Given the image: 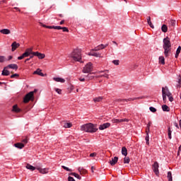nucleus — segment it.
<instances>
[{
  "mask_svg": "<svg viewBox=\"0 0 181 181\" xmlns=\"http://www.w3.org/2000/svg\"><path fill=\"white\" fill-rule=\"evenodd\" d=\"M5 69H12L13 70H18V65L16 64H8Z\"/></svg>",
  "mask_w": 181,
  "mask_h": 181,
  "instance_id": "15",
  "label": "nucleus"
},
{
  "mask_svg": "<svg viewBox=\"0 0 181 181\" xmlns=\"http://www.w3.org/2000/svg\"><path fill=\"white\" fill-rule=\"evenodd\" d=\"M167 177L168 179V181H173V177H172V172L168 171Z\"/></svg>",
  "mask_w": 181,
  "mask_h": 181,
  "instance_id": "33",
  "label": "nucleus"
},
{
  "mask_svg": "<svg viewBox=\"0 0 181 181\" xmlns=\"http://www.w3.org/2000/svg\"><path fill=\"white\" fill-rule=\"evenodd\" d=\"M19 46H21V44L16 42H13L11 44V52H15V50L16 49H18V47H19Z\"/></svg>",
  "mask_w": 181,
  "mask_h": 181,
  "instance_id": "13",
  "label": "nucleus"
},
{
  "mask_svg": "<svg viewBox=\"0 0 181 181\" xmlns=\"http://www.w3.org/2000/svg\"><path fill=\"white\" fill-rule=\"evenodd\" d=\"M144 96L137 97V98H130L128 99H124V103H128V101H135V100H142Z\"/></svg>",
  "mask_w": 181,
  "mask_h": 181,
  "instance_id": "16",
  "label": "nucleus"
},
{
  "mask_svg": "<svg viewBox=\"0 0 181 181\" xmlns=\"http://www.w3.org/2000/svg\"><path fill=\"white\" fill-rule=\"evenodd\" d=\"M161 30H162V32H163L164 33H166V32H168V25L163 24V25L161 26Z\"/></svg>",
  "mask_w": 181,
  "mask_h": 181,
  "instance_id": "34",
  "label": "nucleus"
},
{
  "mask_svg": "<svg viewBox=\"0 0 181 181\" xmlns=\"http://www.w3.org/2000/svg\"><path fill=\"white\" fill-rule=\"evenodd\" d=\"M115 66H119V60L115 59L112 62Z\"/></svg>",
  "mask_w": 181,
  "mask_h": 181,
  "instance_id": "40",
  "label": "nucleus"
},
{
  "mask_svg": "<svg viewBox=\"0 0 181 181\" xmlns=\"http://www.w3.org/2000/svg\"><path fill=\"white\" fill-rule=\"evenodd\" d=\"M148 25L150 26V28H151L152 29H153L155 27L153 26V24H152V21H150L148 23Z\"/></svg>",
  "mask_w": 181,
  "mask_h": 181,
  "instance_id": "52",
  "label": "nucleus"
},
{
  "mask_svg": "<svg viewBox=\"0 0 181 181\" xmlns=\"http://www.w3.org/2000/svg\"><path fill=\"white\" fill-rule=\"evenodd\" d=\"M159 62L162 64H165V57L160 56L158 58Z\"/></svg>",
  "mask_w": 181,
  "mask_h": 181,
  "instance_id": "35",
  "label": "nucleus"
},
{
  "mask_svg": "<svg viewBox=\"0 0 181 181\" xmlns=\"http://www.w3.org/2000/svg\"><path fill=\"white\" fill-rule=\"evenodd\" d=\"M12 59H13V57H12V55H10V56L8 57V59L6 60L8 62L9 60H12Z\"/></svg>",
  "mask_w": 181,
  "mask_h": 181,
  "instance_id": "60",
  "label": "nucleus"
},
{
  "mask_svg": "<svg viewBox=\"0 0 181 181\" xmlns=\"http://www.w3.org/2000/svg\"><path fill=\"white\" fill-rule=\"evenodd\" d=\"M146 145H149V133H146Z\"/></svg>",
  "mask_w": 181,
  "mask_h": 181,
  "instance_id": "36",
  "label": "nucleus"
},
{
  "mask_svg": "<svg viewBox=\"0 0 181 181\" xmlns=\"http://www.w3.org/2000/svg\"><path fill=\"white\" fill-rule=\"evenodd\" d=\"M100 74L101 73H104V74H101L99 76V77H105V78H110V74H108V73H110L109 70H104V71H99Z\"/></svg>",
  "mask_w": 181,
  "mask_h": 181,
  "instance_id": "9",
  "label": "nucleus"
},
{
  "mask_svg": "<svg viewBox=\"0 0 181 181\" xmlns=\"http://www.w3.org/2000/svg\"><path fill=\"white\" fill-rule=\"evenodd\" d=\"M151 125H152V122H148V123L147 124L146 133L149 134V132H151Z\"/></svg>",
  "mask_w": 181,
  "mask_h": 181,
  "instance_id": "32",
  "label": "nucleus"
},
{
  "mask_svg": "<svg viewBox=\"0 0 181 181\" xmlns=\"http://www.w3.org/2000/svg\"><path fill=\"white\" fill-rule=\"evenodd\" d=\"M96 156H97V153H92L90 154V158H94V157H95Z\"/></svg>",
  "mask_w": 181,
  "mask_h": 181,
  "instance_id": "56",
  "label": "nucleus"
},
{
  "mask_svg": "<svg viewBox=\"0 0 181 181\" xmlns=\"http://www.w3.org/2000/svg\"><path fill=\"white\" fill-rule=\"evenodd\" d=\"M88 56H93L94 57H102L101 53L97 52V51L94 50V49H91V51L88 53Z\"/></svg>",
  "mask_w": 181,
  "mask_h": 181,
  "instance_id": "8",
  "label": "nucleus"
},
{
  "mask_svg": "<svg viewBox=\"0 0 181 181\" xmlns=\"http://www.w3.org/2000/svg\"><path fill=\"white\" fill-rule=\"evenodd\" d=\"M149 22H151V17L150 16L147 17V23H148Z\"/></svg>",
  "mask_w": 181,
  "mask_h": 181,
  "instance_id": "63",
  "label": "nucleus"
},
{
  "mask_svg": "<svg viewBox=\"0 0 181 181\" xmlns=\"http://www.w3.org/2000/svg\"><path fill=\"white\" fill-rule=\"evenodd\" d=\"M25 52L30 54V55L33 54V48H28L25 49Z\"/></svg>",
  "mask_w": 181,
  "mask_h": 181,
  "instance_id": "38",
  "label": "nucleus"
},
{
  "mask_svg": "<svg viewBox=\"0 0 181 181\" xmlns=\"http://www.w3.org/2000/svg\"><path fill=\"white\" fill-rule=\"evenodd\" d=\"M163 91L165 95H167V97L172 95V93H170V91H169V88H168V86H165V88L164 87L162 88V94H163Z\"/></svg>",
  "mask_w": 181,
  "mask_h": 181,
  "instance_id": "12",
  "label": "nucleus"
},
{
  "mask_svg": "<svg viewBox=\"0 0 181 181\" xmlns=\"http://www.w3.org/2000/svg\"><path fill=\"white\" fill-rule=\"evenodd\" d=\"M173 132V130L170 128V126L168 127V138L170 139H172V132Z\"/></svg>",
  "mask_w": 181,
  "mask_h": 181,
  "instance_id": "25",
  "label": "nucleus"
},
{
  "mask_svg": "<svg viewBox=\"0 0 181 181\" xmlns=\"http://www.w3.org/2000/svg\"><path fill=\"white\" fill-rule=\"evenodd\" d=\"M33 74H37V76H40L41 77H45V74L42 72L40 69H37L36 71L33 72Z\"/></svg>",
  "mask_w": 181,
  "mask_h": 181,
  "instance_id": "17",
  "label": "nucleus"
},
{
  "mask_svg": "<svg viewBox=\"0 0 181 181\" xmlns=\"http://www.w3.org/2000/svg\"><path fill=\"white\" fill-rule=\"evenodd\" d=\"M1 33H2V35H10L11 30H9L8 28L1 29Z\"/></svg>",
  "mask_w": 181,
  "mask_h": 181,
  "instance_id": "21",
  "label": "nucleus"
},
{
  "mask_svg": "<svg viewBox=\"0 0 181 181\" xmlns=\"http://www.w3.org/2000/svg\"><path fill=\"white\" fill-rule=\"evenodd\" d=\"M4 62H7V59H5V57H1V63H4Z\"/></svg>",
  "mask_w": 181,
  "mask_h": 181,
  "instance_id": "47",
  "label": "nucleus"
},
{
  "mask_svg": "<svg viewBox=\"0 0 181 181\" xmlns=\"http://www.w3.org/2000/svg\"><path fill=\"white\" fill-rule=\"evenodd\" d=\"M64 20H62L59 23V25H64Z\"/></svg>",
  "mask_w": 181,
  "mask_h": 181,
  "instance_id": "64",
  "label": "nucleus"
},
{
  "mask_svg": "<svg viewBox=\"0 0 181 181\" xmlns=\"http://www.w3.org/2000/svg\"><path fill=\"white\" fill-rule=\"evenodd\" d=\"M163 49H164V56L165 58L169 57L172 54V43L169 37H166L163 40Z\"/></svg>",
  "mask_w": 181,
  "mask_h": 181,
  "instance_id": "1",
  "label": "nucleus"
},
{
  "mask_svg": "<svg viewBox=\"0 0 181 181\" xmlns=\"http://www.w3.org/2000/svg\"><path fill=\"white\" fill-rule=\"evenodd\" d=\"M71 57L74 60V62L83 63L81 61V51L80 49H74L71 54Z\"/></svg>",
  "mask_w": 181,
  "mask_h": 181,
  "instance_id": "3",
  "label": "nucleus"
},
{
  "mask_svg": "<svg viewBox=\"0 0 181 181\" xmlns=\"http://www.w3.org/2000/svg\"><path fill=\"white\" fill-rule=\"evenodd\" d=\"M174 125L176 127V128L179 129V124L177 122H175Z\"/></svg>",
  "mask_w": 181,
  "mask_h": 181,
  "instance_id": "62",
  "label": "nucleus"
},
{
  "mask_svg": "<svg viewBox=\"0 0 181 181\" xmlns=\"http://www.w3.org/2000/svg\"><path fill=\"white\" fill-rule=\"evenodd\" d=\"M12 111H13L14 112H21V109L18 107V105H14L13 106Z\"/></svg>",
  "mask_w": 181,
  "mask_h": 181,
  "instance_id": "29",
  "label": "nucleus"
},
{
  "mask_svg": "<svg viewBox=\"0 0 181 181\" xmlns=\"http://www.w3.org/2000/svg\"><path fill=\"white\" fill-rule=\"evenodd\" d=\"M153 170L157 176L159 175V163L158 162H155L153 164Z\"/></svg>",
  "mask_w": 181,
  "mask_h": 181,
  "instance_id": "6",
  "label": "nucleus"
},
{
  "mask_svg": "<svg viewBox=\"0 0 181 181\" xmlns=\"http://www.w3.org/2000/svg\"><path fill=\"white\" fill-rule=\"evenodd\" d=\"M112 122L113 124H119L121 122H129L128 119H112Z\"/></svg>",
  "mask_w": 181,
  "mask_h": 181,
  "instance_id": "7",
  "label": "nucleus"
},
{
  "mask_svg": "<svg viewBox=\"0 0 181 181\" xmlns=\"http://www.w3.org/2000/svg\"><path fill=\"white\" fill-rule=\"evenodd\" d=\"M78 80H79V81H81V82H83V81H84L85 80H87V79H86L85 78H78Z\"/></svg>",
  "mask_w": 181,
  "mask_h": 181,
  "instance_id": "61",
  "label": "nucleus"
},
{
  "mask_svg": "<svg viewBox=\"0 0 181 181\" xmlns=\"http://www.w3.org/2000/svg\"><path fill=\"white\" fill-rule=\"evenodd\" d=\"M15 77H19V74H14L11 76V78H15Z\"/></svg>",
  "mask_w": 181,
  "mask_h": 181,
  "instance_id": "50",
  "label": "nucleus"
},
{
  "mask_svg": "<svg viewBox=\"0 0 181 181\" xmlns=\"http://www.w3.org/2000/svg\"><path fill=\"white\" fill-rule=\"evenodd\" d=\"M54 29H56L57 30H62V26L60 25L54 26Z\"/></svg>",
  "mask_w": 181,
  "mask_h": 181,
  "instance_id": "49",
  "label": "nucleus"
},
{
  "mask_svg": "<svg viewBox=\"0 0 181 181\" xmlns=\"http://www.w3.org/2000/svg\"><path fill=\"white\" fill-rule=\"evenodd\" d=\"M181 86V78L178 79V84L177 85V87H180Z\"/></svg>",
  "mask_w": 181,
  "mask_h": 181,
  "instance_id": "57",
  "label": "nucleus"
},
{
  "mask_svg": "<svg viewBox=\"0 0 181 181\" xmlns=\"http://www.w3.org/2000/svg\"><path fill=\"white\" fill-rule=\"evenodd\" d=\"M163 100L165 104H166V93H165V90H163Z\"/></svg>",
  "mask_w": 181,
  "mask_h": 181,
  "instance_id": "37",
  "label": "nucleus"
},
{
  "mask_svg": "<svg viewBox=\"0 0 181 181\" xmlns=\"http://www.w3.org/2000/svg\"><path fill=\"white\" fill-rule=\"evenodd\" d=\"M14 146L18 149H23V148H25V144L23 143H17L14 144Z\"/></svg>",
  "mask_w": 181,
  "mask_h": 181,
  "instance_id": "20",
  "label": "nucleus"
},
{
  "mask_svg": "<svg viewBox=\"0 0 181 181\" xmlns=\"http://www.w3.org/2000/svg\"><path fill=\"white\" fill-rule=\"evenodd\" d=\"M81 131L94 134V132H97V131H98V128H97V124H95L88 123L81 126Z\"/></svg>",
  "mask_w": 181,
  "mask_h": 181,
  "instance_id": "2",
  "label": "nucleus"
},
{
  "mask_svg": "<svg viewBox=\"0 0 181 181\" xmlns=\"http://www.w3.org/2000/svg\"><path fill=\"white\" fill-rule=\"evenodd\" d=\"M118 162V157L115 156L110 161L111 166H114Z\"/></svg>",
  "mask_w": 181,
  "mask_h": 181,
  "instance_id": "19",
  "label": "nucleus"
},
{
  "mask_svg": "<svg viewBox=\"0 0 181 181\" xmlns=\"http://www.w3.org/2000/svg\"><path fill=\"white\" fill-rule=\"evenodd\" d=\"M71 123H64V128H71Z\"/></svg>",
  "mask_w": 181,
  "mask_h": 181,
  "instance_id": "41",
  "label": "nucleus"
},
{
  "mask_svg": "<svg viewBox=\"0 0 181 181\" xmlns=\"http://www.w3.org/2000/svg\"><path fill=\"white\" fill-rule=\"evenodd\" d=\"M122 155L124 156H127V155H128V150H127L126 147L122 148Z\"/></svg>",
  "mask_w": 181,
  "mask_h": 181,
  "instance_id": "28",
  "label": "nucleus"
},
{
  "mask_svg": "<svg viewBox=\"0 0 181 181\" xmlns=\"http://www.w3.org/2000/svg\"><path fill=\"white\" fill-rule=\"evenodd\" d=\"M63 32H69V28H67V27H62L61 28Z\"/></svg>",
  "mask_w": 181,
  "mask_h": 181,
  "instance_id": "48",
  "label": "nucleus"
},
{
  "mask_svg": "<svg viewBox=\"0 0 181 181\" xmlns=\"http://www.w3.org/2000/svg\"><path fill=\"white\" fill-rule=\"evenodd\" d=\"M47 29H54V25H47Z\"/></svg>",
  "mask_w": 181,
  "mask_h": 181,
  "instance_id": "59",
  "label": "nucleus"
},
{
  "mask_svg": "<svg viewBox=\"0 0 181 181\" xmlns=\"http://www.w3.org/2000/svg\"><path fill=\"white\" fill-rule=\"evenodd\" d=\"M110 127H111L110 123H108V122L104 123L99 126V129H100V131H104V129H107V128H110Z\"/></svg>",
  "mask_w": 181,
  "mask_h": 181,
  "instance_id": "10",
  "label": "nucleus"
},
{
  "mask_svg": "<svg viewBox=\"0 0 181 181\" xmlns=\"http://www.w3.org/2000/svg\"><path fill=\"white\" fill-rule=\"evenodd\" d=\"M39 54H40V52H33V56H35L36 57H39Z\"/></svg>",
  "mask_w": 181,
  "mask_h": 181,
  "instance_id": "51",
  "label": "nucleus"
},
{
  "mask_svg": "<svg viewBox=\"0 0 181 181\" xmlns=\"http://www.w3.org/2000/svg\"><path fill=\"white\" fill-rule=\"evenodd\" d=\"M168 100L169 101H170V103H172L173 101V96H168Z\"/></svg>",
  "mask_w": 181,
  "mask_h": 181,
  "instance_id": "58",
  "label": "nucleus"
},
{
  "mask_svg": "<svg viewBox=\"0 0 181 181\" xmlns=\"http://www.w3.org/2000/svg\"><path fill=\"white\" fill-rule=\"evenodd\" d=\"M54 91H56V93H57V94H62V90L61 89L55 88Z\"/></svg>",
  "mask_w": 181,
  "mask_h": 181,
  "instance_id": "45",
  "label": "nucleus"
},
{
  "mask_svg": "<svg viewBox=\"0 0 181 181\" xmlns=\"http://www.w3.org/2000/svg\"><path fill=\"white\" fill-rule=\"evenodd\" d=\"M86 81H89V80H93L94 79V76L92 74H88L87 76H86Z\"/></svg>",
  "mask_w": 181,
  "mask_h": 181,
  "instance_id": "30",
  "label": "nucleus"
},
{
  "mask_svg": "<svg viewBox=\"0 0 181 181\" xmlns=\"http://www.w3.org/2000/svg\"><path fill=\"white\" fill-rule=\"evenodd\" d=\"M9 74H11V72L4 68L1 72V76H9Z\"/></svg>",
  "mask_w": 181,
  "mask_h": 181,
  "instance_id": "27",
  "label": "nucleus"
},
{
  "mask_svg": "<svg viewBox=\"0 0 181 181\" xmlns=\"http://www.w3.org/2000/svg\"><path fill=\"white\" fill-rule=\"evenodd\" d=\"M107 46H108V44H105V45L101 44L99 45L98 46L95 47L93 50H95V52H98V50H103V49H105V47H107Z\"/></svg>",
  "mask_w": 181,
  "mask_h": 181,
  "instance_id": "11",
  "label": "nucleus"
},
{
  "mask_svg": "<svg viewBox=\"0 0 181 181\" xmlns=\"http://www.w3.org/2000/svg\"><path fill=\"white\" fill-rule=\"evenodd\" d=\"M30 54L25 51L21 56L18 57V60H22L23 59H25V57H29Z\"/></svg>",
  "mask_w": 181,
  "mask_h": 181,
  "instance_id": "18",
  "label": "nucleus"
},
{
  "mask_svg": "<svg viewBox=\"0 0 181 181\" xmlns=\"http://www.w3.org/2000/svg\"><path fill=\"white\" fill-rule=\"evenodd\" d=\"M28 137H26L22 140V142L23 144H28Z\"/></svg>",
  "mask_w": 181,
  "mask_h": 181,
  "instance_id": "54",
  "label": "nucleus"
},
{
  "mask_svg": "<svg viewBox=\"0 0 181 181\" xmlns=\"http://www.w3.org/2000/svg\"><path fill=\"white\" fill-rule=\"evenodd\" d=\"M36 91H37V90L35 89L34 91H30V93H27L23 98V103L26 104L30 102V100H33V95Z\"/></svg>",
  "mask_w": 181,
  "mask_h": 181,
  "instance_id": "4",
  "label": "nucleus"
},
{
  "mask_svg": "<svg viewBox=\"0 0 181 181\" xmlns=\"http://www.w3.org/2000/svg\"><path fill=\"white\" fill-rule=\"evenodd\" d=\"M116 101L118 103H125V99H117Z\"/></svg>",
  "mask_w": 181,
  "mask_h": 181,
  "instance_id": "55",
  "label": "nucleus"
},
{
  "mask_svg": "<svg viewBox=\"0 0 181 181\" xmlns=\"http://www.w3.org/2000/svg\"><path fill=\"white\" fill-rule=\"evenodd\" d=\"M69 175H71V176H74V177H76V179H78L79 180H81V176L76 173H71Z\"/></svg>",
  "mask_w": 181,
  "mask_h": 181,
  "instance_id": "31",
  "label": "nucleus"
},
{
  "mask_svg": "<svg viewBox=\"0 0 181 181\" xmlns=\"http://www.w3.org/2000/svg\"><path fill=\"white\" fill-rule=\"evenodd\" d=\"M26 169H28L29 170H36V169H37L36 167L28 163L25 166Z\"/></svg>",
  "mask_w": 181,
  "mask_h": 181,
  "instance_id": "23",
  "label": "nucleus"
},
{
  "mask_svg": "<svg viewBox=\"0 0 181 181\" xmlns=\"http://www.w3.org/2000/svg\"><path fill=\"white\" fill-rule=\"evenodd\" d=\"M103 98H104L103 96H98V97L94 98L93 101L94 103H101Z\"/></svg>",
  "mask_w": 181,
  "mask_h": 181,
  "instance_id": "24",
  "label": "nucleus"
},
{
  "mask_svg": "<svg viewBox=\"0 0 181 181\" xmlns=\"http://www.w3.org/2000/svg\"><path fill=\"white\" fill-rule=\"evenodd\" d=\"M162 110H163V111H164L165 112H169V111H170V108L168 107V106L167 105H163Z\"/></svg>",
  "mask_w": 181,
  "mask_h": 181,
  "instance_id": "26",
  "label": "nucleus"
},
{
  "mask_svg": "<svg viewBox=\"0 0 181 181\" xmlns=\"http://www.w3.org/2000/svg\"><path fill=\"white\" fill-rule=\"evenodd\" d=\"M54 81H57V83H64L66 80L63 78L54 77L53 78Z\"/></svg>",
  "mask_w": 181,
  "mask_h": 181,
  "instance_id": "22",
  "label": "nucleus"
},
{
  "mask_svg": "<svg viewBox=\"0 0 181 181\" xmlns=\"http://www.w3.org/2000/svg\"><path fill=\"white\" fill-rule=\"evenodd\" d=\"M37 170H38L40 173H42V175H45L46 173H49V168H37Z\"/></svg>",
  "mask_w": 181,
  "mask_h": 181,
  "instance_id": "14",
  "label": "nucleus"
},
{
  "mask_svg": "<svg viewBox=\"0 0 181 181\" xmlns=\"http://www.w3.org/2000/svg\"><path fill=\"white\" fill-rule=\"evenodd\" d=\"M62 168H64V170H66V172H73V170L69 168V167L62 165Z\"/></svg>",
  "mask_w": 181,
  "mask_h": 181,
  "instance_id": "39",
  "label": "nucleus"
},
{
  "mask_svg": "<svg viewBox=\"0 0 181 181\" xmlns=\"http://www.w3.org/2000/svg\"><path fill=\"white\" fill-rule=\"evenodd\" d=\"M93 71V64L91 62L88 63L83 69L82 73L88 74Z\"/></svg>",
  "mask_w": 181,
  "mask_h": 181,
  "instance_id": "5",
  "label": "nucleus"
},
{
  "mask_svg": "<svg viewBox=\"0 0 181 181\" xmlns=\"http://www.w3.org/2000/svg\"><path fill=\"white\" fill-rule=\"evenodd\" d=\"M68 181H76V180H74V178L71 176H69L68 177Z\"/></svg>",
  "mask_w": 181,
  "mask_h": 181,
  "instance_id": "53",
  "label": "nucleus"
},
{
  "mask_svg": "<svg viewBox=\"0 0 181 181\" xmlns=\"http://www.w3.org/2000/svg\"><path fill=\"white\" fill-rule=\"evenodd\" d=\"M180 50H181V47L178 46L177 50H176V53L177 54H180Z\"/></svg>",
  "mask_w": 181,
  "mask_h": 181,
  "instance_id": "46",
  "label": "nucleus"
},
{
  "mask_svg": "<svg viewBox=\"0 0 181 181\" xmlns=\"http://www.w3.org/2000/svg\"><path fill=\"white\" fill-rule=\"evenodd\" d=\"M37 57L40 59H45V54H42V53L40 52V54H38V57Z\"/></svg>",
  "mask_w": 181,
  "mask_h": 181,
  "instance_id": "42",
  "label": "nucleus"
},
{
  "mask_svg": "<svg viewBox=\"0 0 181 181\" xmlns=\"http://www.w3.org/2000/svg\"><path fill=\"white\" fill-rule=\"evenodd\" d=\"M149 110L151 112H156V108L153 107H150Z\"/></svg>",
  "mask_w": 181,
  "mask_h": 181,
  "instance_id": "44",
  "label": "nucleus"
},
{
  "mask_svg": "<svg viewBox=\"0 0 181 181\" xmlns=\"http://www.w3.org/2000/svg\"><path fill=\"white\" fill-rule=\"evenodd\" d=\"M129 162H130L129 157H125L124 158V163H129Z\"/></svg>",
  "mask_w": 181,
  "mask_h": 181,
  "instance_id": "43",
  "label": "nucleus"
}]
</instances>
